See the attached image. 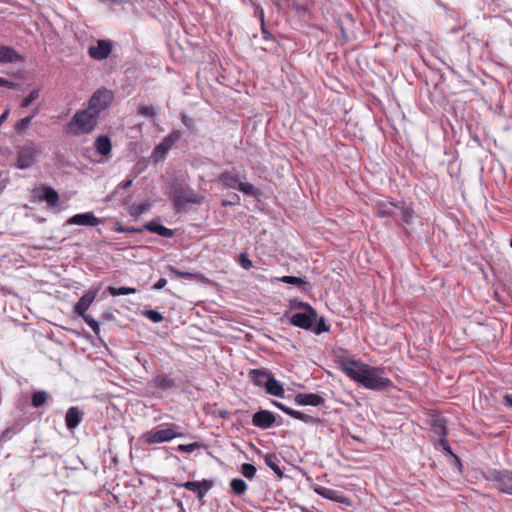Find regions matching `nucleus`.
Returning a JSON list of instances; mask_svg holds the SVG:
<instances>
[{"label": "nucleus", "mask_w": 512, "mask_h": 512, "mask_svg": "<svg viewBox=\"0 0 512 512\" xmlns=\"http://www.w3.org/2000/svg\"><path fill=\"white\" fill-rule=\"evenodd\" d=\"M338 362L341 370L350 379L366 389L380 391L393 386L390 379L381 375V369L378 367L347 357L340 358Z\"/></svg>", "instance_id": "1"}, {"label": "nucleus", "mask_w": 512, "mask_h": 512, "mask_svg": "<svg viewBox=\"0 0 512 512\" xmlns=\"http://www.w3.org/2000/svg\"><path fill=\"white\" fill-rule=\"evenodd\" d=\"M99 118L87 108L77 111L65 126V132L74 136L91 133Z\"/></svg>", "instance_id": "2"}, {"label": "nucleus", "mask_w": 512, "mask_h": 512, "mask_svg": "<svg viewBox=\"0 0 512 512\" xmlns=\"http://www.w3.org/2000/svg\"><path fill=\"white\" fill-rule=\"evenodd\" d=\"M179 426L173 423H165L157 428L151 429L144 434V441L147 444H159L169 442L174 438L182 437Z\"/></svg>", "instance_id": "3"}, {"label": "nucleus", "mask_w": 512, "mask_h": 512, "mask_svg": "<svg viewBox=\"0 0 512 512\" xmlns=\"http://www.w3.org/2000/svg\"><path fill=\"white\" fill-rule=\"evenodd\" d=\"M38 155L39 151L35 143L33 141L26 142L17 148L15 167L20 170L29 169L37 162Z\"/></svg>", "instance_id": "4"}, {"label": "nucleus", "mask_w": 512, "mask_h": 512, "mask_svg": "<svg viewBox=\"0 0 512 512\" xmlns=\"http://www.w3.org/2000/svg\"><path fill=\"white\" fill-rule=\"evenodd\" d=\"M113 99L114 95L112 91L106 88L98 89L90 97L87 109L99 118L101 112L111 105Z\"/></svg>", "instance_id": "5"}, {"label": "nucleus", "mask_w": 512, "mask_h": 512, "mask_svg": "<svg viewBox=\"0 0 512 512\" xmlns=\"http://www.w3.org/2000/svg\"><path fill=\"white\" fill-rule=\"evenodd\" d=\"M171 197L176 206H182L188 203L200 204L203 197L194 193L187 185L174 183L171 187Z\"/></svg>", "instance_id": "6"}, {"label": "nucleus", "mask_w": 512, "mask_h": 512, "mask_svg": "<svg viewBox=\"0 0 512 512\" xmlns=\"http://www.w3.org/2000/svg\"><path fill=\"white\" fill-rule=\"evenodd\" d=\"M181 138L179 131H172L167 135L153 151L152 158L154 162L163 160L173 145Z\"/></svg>", "instance_id": "7"}, {"label": "nucleus", "mask_w": 512, "mask_h": 512, "mask_svg": "<svg viewBox=\"0 0 512 512\" xmlns=\"http://www.w3.org/2000/svg\"><path fill=\"white\" fill-rule=\"evenodd\" d=\"M490 479L496 484L500 492L512 494V471L492 470L490 472Z\"/></svg>", "instance_id": "8"}, {"label": "nucleus", "mask_w": 512, "mask_h": 512, "mask_svg": "<svg viewBox=\"0 0 512 512\" xmlns=\"http://www.w3.org/2000/svg\"><path fill=\"white\" fill-rule=\"evenodd\" d=\"M300 306L309 309V313H295L290 319V323L302 329H310L313 325V319L316 317L314 309L306 303H300Z\"/></svg>", "instance_id": "9"}, {"label": "nucleus", "mask_w": 512, "mask_h": 512, "mask_svg": "<svg viewBox=\"0 0 512 512\" xmlns=\"http://www.w3.org/2000/svg\"><path fill=\"white\" fill-rule=\"evenodd\" d=\"M112 45L109 41L98 40L97 44L88 49L89 56L95 60H104L111 53Z\"/></svg>", "instance_id": "10"}, {"label": "nucleus", "mask_w": 512, "mask_h": 512, "mask_svg": "<svg viewBox=\"0 0 512 512\" xmlns=\"http://www.w3.org/2000/svg\"><path fill=\"white\" fill-rule=\"evenodd\" d=\"M67 224L94 227L101 224V220L97 218L92 212H87L72 216L67 220Z\"/></svg>", "instance_id": "11"}, {"label": "nucleus", "mask_w": 512, "mask_h": 512, "mask_svg": "<svg viewBox=\"0 0 512 512\" xmlns=\"http://www.w3.org/2000/svg\"><path fill=\"white\" fill-rule=\"evenodd\" d=\"M276 419L274 414L268 410H260L252 417V424L261 429H267L274 425Z\"/></svg>", "instance_id": "12"}, {"label": "nucleus", "mask_w": 512, "mask_h": 512, "mask_svg": "<svg viewBox=\"0 0 512 512\" xmlns=\"http://www.w3.org/2000/svg\"><path fill=\"white\" fill-rule=\"evenodd\" d=\"M377 215L381 218L392 217L398 215V204L387 200H380L376 203Z\"/></svg>", "instance_id": "13"}, {"label": "nucleus", "mask_w": 512, "mask_h": 512, "mask_svg": "<svg viewBox=\"0 0 512 512\" xmlns=\"http://www.w3.org/2000/svg\"><path fill=\"white\" fill-rule=\"evenodd\" d=\"M97 295L96 291H88L85 293L74 306V312L83 317L89 309Z\"/></svg>", "instance_id": "14"}, {"label": "nucleus", "mask_w": 512, "mask_h": 512, "mask_svg": "<svg viewBox=\"0 0 512 512\" xmlns=\"http://www.w3.org/2000/svg\"><path fill=\"white\" fill-rule=\"evenodd\" d=\"M314 491L318 495H320L323 498H326L328 500H332L334 502L343 503V504L347 503V497L337 490L327 488L324 486H316V487H314Z\"/></svg>", "instance_id": "15"}, {"label": "nucleus", "mask_w": 512, "mask_h": 512, "mask_svg": "<svg viewBox=\"0 0 512 512\" xmlns=\"http://www.w3.org/2000/svg\"><path fill=\"white\" fill-rule=\"evenodd\" d=\"M295 402L298 405H311V406H320L324 403V399L314 393H299L295 396Z\"/></svg>", "instance_id": "16"}, {"label": "nucleus", "mask_w": 512, "mask_h": 512, "mask_svg": "<svg viewBox=\"0 0 512 512\" xmlns=\"http://www.w3.org/2000/svg\"><path fill=\"white\" fill-rule=\"evenodd\" d=\"M83 412L78 407H71L68 409L65 422L68 429L76 428L83 419Z\"/></svg>", "instance_id": "17"}, {"label": "nucleus", "mask_w": 512, "mask_h": 512, "mask_svg": "<svg viewBox=\"0 0 512 512\" xmlns=\"http://www.w3.org/2000/svg\"><path fill=\"white\" fill-rule=\"evenodd\" d=\"M272 374L268 371L262 369H252L249 372V377L251 381L259 387H264L271 378Z\"/></svg>", "instance_id": "18"}, {"label": "nucleus", "mask_w": 512, "mask_h": 512, "mask_svg": "<svg viewBox=\"0 0 512 512\" xmlns=\"http://www.w3.org/2000/svg\"><path fill=\"white\" fill-rule=\"evenodd\" d=\"M42 194L39 195L40 200L46 201L48 206L55 207L59 202V195L56 190L51 187L43 186L41 188Z\"/></svg>", "instance_id": "19"}, {"label": "nucleus", "mask_w": 512, "mask_h": 512, "mask_svg": "<svg viewBox=\"0 0 512 512\" xmlns=\"http://www.w3.org/2000/svg\"><path fill=\"white\" fill-rule=\"evenodd\" d=\"M144 229L151 232L158 234L163 237H172L174 235L173 231L169 228H166L165 226L161 225L160 223H157L155 221L148 222L144 225Z\"/></svg>", "instance_id": "20"}, {"label": "nucleus", "mask_w": 512, "mask_h": 512, "mask_svg": "<svg viewBox=\"0 0 512 512\" xmlns=\"http://www.w3.org/2000/svg\"><path fill=\"white\" fill-rule=\"evenodd\" d=\"M153 384L161 390H169L176 386L174 379L167 374H159L153 379Z\"/></svg>", "instance_id": "21"}, {"label": "nucleus", "mask_w": 512, "mask_h": 512, "mask_svg": "<svg viewBox=\"0 0 512 512\" xmlns=\"http://www.w3.org/2000/svg\"><path fill=\"white\" fill-rule=\"evenodd\" d=\"M227 188L238 189L240 178L237 174L231 172L222 173L218 179Z\"/></svg>", "instance_id": "22"}, {"label": "nucleus", "mask_w": 512, "mask_h": 512, "mask_svg": "<svg viewBox=\"0 0 512 512\" xmlns=\"http://www.w3.org/2000/svg\"><path fill=\"white\" fill-rule=\"evenodd\" d=\"M94 145L97 152L103 156L108 155L112 149L111 141L109 137L105 135L97 137Z\"/></svg>", "instance_id": "23"}, {"label": "nucleus", "mask_w": 512, "mask_h": 512, "mask_svg": "<svg viewBox=\"0 0 512 512\" xmlns=\"http://www.w3.org/2000/svg\"><path fill=\"white\" fill-rule=\"evenodd\" d=\"M265 390L268 394L276 397H283L284 395L283 385L277 381L273 375L265 385Z\"/></svg>", "instance_id": "24"}, {"label": "nucleus", "mask_w": 512, "mask_h": 512, "mask_svg": "<svg viewBox=\"0 0 512 512\" xmlns=\"http://www.w3.org/2000/svg\"><path fill=\"white\" fill-rule=\"evenodd\" d=\"M18 59L19 55L13 48L0 46V63H13Z\"/></svg>", "instance_id": "25"}, {"label": "nucleus", "mask_w": 512, "mask_h": 512, "mask_svg": "<svg viewBox=\"0 0 512 512\" xmlns=\"http://www.w3.org/2000/svg\"><path fill=\"white\" fill-rule=\"evenodd\" d=\"M265 464L274 471L279 477L283 476V472L278 465V458L275 454H266L264 456Z\"/></svg>", "instance_id": "26"}, {"label": "nucleus", "mask_w": 512, "mask_h": 512, "mask_svg": "<svg viewBox=\"0 0 512 512\" xmlns=\"http://www.w3.org/2000/svg\"><path fill=\"white\" fill-rule=\"evenodd\" d=\"M231 490L234 494L240 496L243 495L247 491V484L243 479L234 478L230 482Z\"/></svg>", "instance_id": "27"}, {"label": "nucleus", "mask_w": 512, "mask_h": 512, "mask_svg": "<svg viewBox=\"0 0 512 512\" xmlns=\"http://www.w3.org/2000/svg\"><path fill=\"white\" fill-rule=\"evenodd\" d=\"M398 215H401L403 221L409 225L412 223L414 211L405 205H398Z\"/></svg>", "instance_id": "28"}, {"label": "nucleus", "mask_w": 512, "mask_h": 512, "mask_svg": "<svg viewBox=\"0 0 512 512\" xmlns=\"http://www.w3.org/2000/svg\"><path fill=\"white\" fill-rule=\"evenodd\" d=\"M279 281L286 284L295 285L297 287H302L303 289H305V286L307 285V282L303 278L295 276H283L279 278Z\"/></svg>", "instance_id": "29"}, {"label": "nucleus", "mask_w": 512, "mask_h": 512, "mask_svg": "<svg viewBox=\"0 0 512 512\" xmlns=\"http://www.w3.org/2000/svg\"><path fill=\"white\" fill-rule=\"evenodd\" d=\"M108 291L112 296L135 294L137 290L131 287H108Z\"/></svg>", "instance_id": "30"}, {"label": "nucleus", "mask_w": 512, "mask_h": 512, "mask_svg": "<svg viewBox=\"0 0 512 512\" xmlns=\"http://www.w3.org/2000/svg\"><path fill=\"white\" fill-rule=\"evenodd\" d=\"M433 430L436 434L442 436L443 438L446 436V426L445 420L443 418H436L432 423Z\"/></svg>", "instance_id": "31"}, {"label": "nucleus", "mask_w": 512, "mask_h": 512, "mask_svg": "<svg viewBox=\"0 0 512 512\" xmlns=\"http://www.w3.org/2000/svg\"><path fill=\"white\" fill-rule=\"evenodd\" d=\"M39 95H40V89H33L29 95L27 97H25L22 102H21V107L22 108H27L29 107L32 102H34L35 100H37L39 98Z\"/></svg>", "instance_id": "32"}, {"label": "nucleus", "mask_w": 512, "mask_h": 512, "mask_svg": "<svg viewBox=\"0 0 512 512\" xmlns=\"http://www.w3.org/2000/svg\"><path fill=\"white\" fill-rule=\"evenodd\" d=\"M47 400V393L45 391H37L32 396V405L34 407L42 406Z\"/></svg>", "instance_id": "33"}, {"label": "nucleus", "mask_w": 512, "mask_h": 512, "mask_svg": "<svg viewBox=\"0 0 512 512\" xmlns=\"http://www.w3.org/2000/svg\"><path fill=\"white\" fill-rule=\"evenodd\" d=\"M32 119L33 116H27L22 118L21 120L15 123V130L20 133L26 131L30 127Z\"/></svg>", "instance_id": "34"}, {"label": "nucleus", "mask_w": 512, "mask_h": 512, "mask_svg": "<svg viewBox=\"0 0 512 512\" xmlns=\"http://www.w3.org/2000/svg\"><path fill=\"white\" fill-rule=\"evenodd\" d=\"M214 483L212 480L204 479L201 481V486L196 493L198 498L201 500L205 496V494L213 487Z\"/></svg>", "instance_id": "35"}, {"label": "nucleus", "mask_w": 512, "mask_h": 512, "mask_svg": "<svg viewBox=\"0 0 512 512\" xmlns=\"http://www.w3.org/2000/svg\"><path fill=\"white\" fill-rule=\"evenodd\" d=\"M290 416L295 419L301 420L307 424L314 423L316 421V418H314L313 416L296 410H293Z\"/></svg>", "instance_id": "36"}, {"label": "nucleus", "mask_w": 512, "mask_h": 512, "mask_svg": "<svg viewBox=\"0 0 512 512\" xmlns=\"http://www.w3.org/2000/svg\"><path fill=\"white\" fill-rule=\"evenodd\" d=\"M148 209V204L142 203V204H134L129 207V213L131 216L138 217L144 212H146Z\"/></svg>", "instance_id": "37"}, {"label": "nucleus", "mask_w": 512, "mask_h": 512, "mask_svg": "<svg viewBox=\"0 0 512 512\" xmlns=\"http://www.w3.org/2000/svg\"><path fill=\"white\" fill-rule=\"evenodd\" d=\"M238 190L246 195L254 196L257 194L258 190L255 186H253L250 183H244L240 181V184L238 186Z\"/></svg>", "instance_id": "38"}, {"label": "nucleus", "mask_w": 512, "mask_h": 512, "mask_svg": "<svg viewBox=\"0 0 512 512\" xmlns=\"http://www.w3.org/2000/svg\"><path fill=\"white\" fill-rule=\"evenodd\" d=\"M256 471V467L252 464L245 463L241 466V473L248 479L254 478Z\"/></svg>", "instance_id": "39"}, {"label": "nucleus", "mask_w": 512, "mask_h": 512, "mask_svg": "<svg viewBox=\"0 0 512 512\" xmlns=\"http://www.w3.org/2000/svg\"><path fill=\"white\" fill-rule=\"evenodd\" d=\"M169 271L177 276V277H184V278H189V279H196L199 274L198 273H191V272H183V271H180L176 268H174L173 266H169L168 267Z\"/></svg>", "instance_id": "40"}, {"label": "nucleus", "mask_w": 512, "mask_h": 512, "mask_svg": "<svg viewBox=\"0 0 512 512\" xmlns=\"http://www.w3.org/2000/svg\"><path fill=\"white\" fill-rule=\"evenodd\" d=\"M138 113L141 116L148 117V118H153L156 116V110L153 106L141 105L138 108Z\"/></svg>", "instance_id": "41"}, {"label": "nucleus", "mask_w": 512, "mask_h": 512, "mask_svg": "<svg viewBox=\"0 0 512 512\" xmlns=\"http://www.w3.org/2000/svg\"><path fill=\"white\" fill-rule=\"evenodd\" d=\"M176 486L178 487H183L189 491H192L194 493H197L200 486H201V481L198 482V481H187V482H184V483H180V484H176Z\"/></svg>", "instance_id": "42"}, {"label": "nucleus", "mask_w": 512, "mask_h": 512, "mask_svg": "<svg viewBox=\"0 0 512 512\" xmlns=\"http://www.w3.org/2000/svg\"><path fill=\"white\" fill-rule=\"evenodd\" d=\"M200 448V444L197 442L190 444H180L177 446V450L184 453H192Z\"/></svg>", "instance_id": "43"}, {"label": "nucleus", "mask_w": 512, "mask_h": 512, "mask_svg": "<svg viewBox=\"0 0 512 512\" xmlns=\"http://www.w3.org/2000/svg\"><path fill=\"white\" fill-rule=\"evenodd\" d=\"M144 315L154 323H159L163 320V316L156 310H146Z\"/></svg>", "instance_id": "44"}, {"label": "nucleus", "mask_w": 512, "mask_h": 512, "mask_svg": "<svg viewBox=\"0 0 512 512\" xmlns=\"http://www.w3.org/2000/svg\"><path fill=\"white\" fill-rule=\"evenodd\" d=\"M82 318L86 322V324L93 330V332L95 334H99V331H100L99 323L94 318H92L88 314L83 316Z\"/></svg>", "instance_id": "45"}, {"label": "nucleus", "mask_w": 512, "mask_h": 512, "mask_svg": "<svg viewBox=\"0 0 512 512\" xmlns=\"http://www.w3.org/2000/svg\"><path fill=\"white\" fill-rule=\"evenodd\" d=\"M326 331H328V326L325 324V321L323 319H320L314 328V332L316 334H320Z\"/></svg>", "instance_id": "46"}, {"label": "nucleus", "mask_w": 512, "mask_h": 512, "mask_svg": "<svg viewBox=\"0 0 512 512\" xmlns=\"http://www.w3.org/2000/svg\"><path fill=\"white\" fill-rule=\"evenodd\" d=\"M273 404L280 410H282L284 413H286L287 415H291L293 409L285 406L284 404L280 403V402H277V401H274Z\"/></svg>", "instance_id": "47"}, {"label": "nucleus", "mask_w": 512, "mask_h": 512, "mask_svg": "<svg viewBox=\"0 0 512 512\" xmlns=\"http://www.w3.org/2000/svg\"><path fill=\"white\" fill-rule=\"evenodd\" d=\"M240 262L244 269H249L252 267V262L245 255L241 254Z\"/></svg>", "instance_id": "48"}, {"label": "nucleus", "mask_w": 512, "mask_h": 512, "mask_svg": "<svg viewBox=\"0 0 512 512\" xmlns=\"http://www.w3.org/2000/svg\"><path fill=\"white\" fill-rule=\"evenodd\" d=\"M167 284V280L165 278H160L153 286V289L160 290L164 288Z\"/></svg>", "instance_id": "49"}, {"label": "nucleus", "mask_w": 512, "mask_h": 512, "mask_svg": "<svg viewBox=\"0 0 512 512\" xmlns=\"http://www.w3.org/2000/svg\"><path fill=\"white\" fill-rule=\"evenodd\" d=\"M0 87L14 88L15 83L0 77Z\"/></svg>", "instance_id": "50"}, {"label": "nucleus", "mask_w": 512, "mask_h": 512, "mask_svg": "<svg viewBox=\"0 0 512 512\" xmlns=\"http://www.w3.org/2000/svg\"><path fill=\"white\" fill-rule=\"evenodd\" d=\"M132 184H133V180L129 179V180H126V181H123L122 183H120L118 185V188L128 189L132 186Z\"/></svg>", "instance_id": "51"}, {"label": "nucleus", "mask_w": 512, "mask_h": 512, "mask_svg": "<svg viewBox=\"0 0 512 512\" xmlns=\"http://www.w3.org/2000/svg\"><path fill=\"white\" fill-rule=\"evenodd\" d=\"M9 116V110H5L1 115H0V126L2 125V123H4L7 118Z\"/></svg>", "instance_id": "52"}, {"label": "nucleus", "mask_w": 512, "mask_h": 512, "mask_svg": "<svg viewBox=\"0 0 512 512\" xmlns=\"http://www.w3.org/2000/svg\"><path fill=\"white\" fill-rule=\"evenodd\" d=\"M504 403L509 406V407H512V395H505L504 396Z\"/></svg>", "instance_id": "53"}, {"label": "nucleus", "mask_w": 512, "mask_h": 512, "mask_svg": "<svg viewBox=\"0 0 512 512\" xmlns=\"http://www.w3.org/2000/svg\"><path fill=\"white\" fill-rule=\"evenodd\" d=\"M39 113V109H34L30 116H36Z\"/></svg>", "instance_id": "54"}, {"label": "nucleus", "mask_w": 512, "mask_h": 512, "mask_svg": "<svg viewBox=\"0 0 512 512\" xmlns=\"http://www.w3.org/2000/svg\"><path fill=\"white\" fill-rule=\"evenodd\" d=\"M222 205H223V206L232 205V202H229V201L224 200V201L222 202Z\"/></svg>", "instance_id": "55"}, {"label": "nucleus", "mask_w": 512, "mask_h": 512, "mask_svg": "<svg viewBox=\"0 0 512 512\" xmlns=\"http://www.w3.org/2000/svg\"><path fill=\"white\" fill-rule=\"evenodd\" d=\"M127 231H128V232H131V229H128ZM132 231H135V230H134V229H132Z\"/></svg>", "instance_id": "56"}, {"label": "nucleus", "mask_w": 512, "mask_h": 512, "mask_svg": "<svg viewBox=\"0 0 512 512\" xmlns=\"http://www.w3.org/2000/svg\"><path fill=\"white\" fill-rule=\"evenodd\" d=\"M510 246L512 247V239H511V242H510Z\"/></svg>", "instance_id": "57"}]
</instances>
